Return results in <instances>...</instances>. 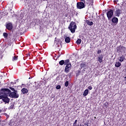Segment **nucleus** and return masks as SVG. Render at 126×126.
<instances>
[{
  "label": "nucleus",
  "instance_id": "f257e3e1",
  "mask_svg": "<svg viewBox=\"0 0 126 126\" xmlns=\"http://www.w3.org/2000/svg\"><path fill=\"white\" fill-rule=\"evenodd\" d=\"M1 91H3V93H5L6 94H8L10 97V98H18L19 97V94H17V91H15V92H11V91L8 89H1Z\"/></svg>",
  "mask_w": 126,
  "mask_h": 126
},
{
  "label": "nucleus",
  "instance_id": "f03ea898",
  "mask_svg": "<svg viewBox=\"0 0 126 126\" xmlns=\"http://www.w3.org/2000/svg\"><path fill=\"white\" fill-rule=\"evenodd\" d=\"M8 94L3 93V91H1V89L0 90V99H2V101L5 103V104H8L10 101V99L7 96Z\"/></svg>",
  "mask_w": 126,
  "mask_h": 126
},
{
  "label": "nucleus",
  "instance_id": "7ed1b4c3",
  "mask_svg": "<svg viewBox=\"0 0 126 126\" xmlns=\"http://www.w3.org/2000/svg\"><path fill=\"white\" fill-rule=\"evenodd\" d=\"M68 29L70 30L71 33H75V30L77 29V26L76 25V23L73 21L71 22L68 27Z\"/></svg>",
  "mask_w": 126,
  "mask_h": 126
},
{
  "label": "nucleus",
  "instance_id": "20e7f679",
  "mask_svg": "<svg viewBox=\"0 0 126 126\" xmlns=\"http://www.w3.org/2000/svg\"><path fill=\"white\" fill-rule=\"evenodd\" d=\"M85 3L83 2H78L77 3L76 7L78 9H82V8H85Z\"/></svg>",
  "mask_w": 126,
  "mask_h": 126
},
{
  "label": "nucleus",
  "instance_id": "39448f33",
  "mask_svg": "<svg viewBox=\"0 0 126 126\" xmlns=\"http://www.w3.org/2000/svg\"><path fill=\"white\" fill-rule=\"evenodd\" d=\"M106 15L108 20H110L112 17H113V15H114V10L110 9L107 12Z\"/></svg>",
  "mask_w": 126,
  "mask_h": 126
},
{
  "label": "nucleus",
  "instance_id": "423d86ee",
  "mask_svg": "<svg viewBox=\"0 0 126 126\" xmlns=\"http://www.w3.org/2000/svg\"><path fill=\"white\" fill-rule=\"evenodd\" d=\"M117 53H122L125 52L126 50V47L122 45H120L116 48Z\"/></svg>",
  "mask_w": 126,
  "mask_h": 126
},
{
  "label": "nucleus",
  "instance_id": "0eeeda50",
  "mask_svg": "<svg viewBox=\"0 0 126 126\" xmlns=\"http://www.w3.org/2000/svg\"><path fill=\"white\" fill-rule=\"evenodd\" d=\"M94 0H80V1L82 2H84V3H86L87 4H89V5H92L93 4V2H94Z\"/></svg>",
  "mask_w": 126,
  "mask_h": 126
},
{
  "label": "nucleus",
  "instance_id": "6e6552de",
  "mask_svg": "<svg viewBox=\"0 0 126 126\" xmlns=\"http://www.w3.org/2000/svg\"><path fill=\"white\" fill-rule=\"evenodd\" d=\"M71 68V63H68L66 65L64 71L66 73L69 72V70Z\"/></svg>",
  "mask_w": 126,
  "mask_h": 126
},
{
  "label": "nucleus",
  "instance_id": "1a4fd4ad",
  "mask_svg": "<svg viewBox=\"0 0 126 126\" xmlns=\"http://www.w3.org/2000/svg\"><path fill=\"white\" fill-rule=\"evenodd\" d=\"M6 28L9 31H11V30L13 29V27L12 26V24L11 23H7L6 25Z\"/></svg>",
  "mask_w": 126,
  "mask_h": 126
},
{
  "label": "nucleus",
  "instance_id": "9d476101",
  "mask_svg": "<svg viewBox=\"0 0 126 126\" xmlns=\"http://www.w3.org/2000/svg\"><path fill=\"white\" fill-rule=\"evenodd\" d=\"M122 9H120L118 8H116V10L115 11V14L116 16H117L118 17L122 14Z\"/></svg>",
  "mask_w": 126,
  "mask_h": 126
},
{
  "label": "nucleus",
  "instance_id": "9b49d317",
  "mask_svg": "<svg viewBox=\"0 0 126 126\" xmlns=\"http://www.w3.org/2000/svg\"><path fill=\"white\" fill-rule=\"evenodd\" d=\"M104 58V55L101 54L97 57V61L99 62V63H103V59Z\"/></svg>",
  "mask_w": 126,
  "mask_h": 126
},
{
  "label": "nucleus",
  "instance_id": "f8f14e48",
  "mask_svg": "<svg viewBox=\"0 0 126 126\" xmlns=\"http://www.w3.org/2000/svg\"><path fill=\"white\" fill-rule=\"evenodd\" d=\"M112 22L115 24H118V23L119 22V19L117 17H114L112 19Z\"/></svg>",
  "mask_w": 126,
  "mask_h": 126
},
{
  "label": "nucleus",
  "instance_id": "ddd939ff",
  "mask_svg": "<svg viewBox=\"0 0 126 126\" xmlns=\"http://www.w3.org/2000/svg\"><path fill=\"white\" fill-rule=\"evenodd\" d=\"M125 60H126V58L125 57V55H123L120 57L119 61L121 62V63H123Z\"/></svg>",
  "mask_w": 126,
  "mask_h": 126
},
{
  "label": "nucleus",
  "instance_id": "4468645a",
  "mask_svg": "<svg viewBox=\"0 0 126 126\" xmlns=\"http://www.w3.org/2000/svg\"><path fill=\"white\" fill-rule=\"evenodd\" d=\"M21 91H22L23 94H27V93H28V90L26 88H23L21 90Z\"/></svg>",
  "mask_w": 126,
  "mask_h": 126
},
{
  "label": "nucleus",
  "instance_id": "2eb2a0df",
  "mask_svg": "<svg viewBox=\"0 0 126 126\" xmlns=\"http://www.w3.org/2000/svg\"><path fill=\"white\" fill-rule=\"evenodd\" d=\"M40 88V85L38 83L35 82V87L34 89L35 90H37V89H39Z\"/></svg>",
  "mask_w": 126,
  "mask_h": 126
},
{
  "label": "nucleus",
  "instance_id": "dca6fc26",
  "mask_svg": "<svg viewBox=\"0 0 126 126\" xmlns=\"http://www.w3.org/2000/svg\"><path fill=\"white\" fill-rule=\"evenodd\" d=\"M89 92V90L88 89L85 90L83 93V96H87L88 95Z\"/></svg>",
  "mask_w": 126,
  "mask_h": 126
},
{
  "label": "nucleus",
  "instance_id": "f3484780",
  "mask_svg": "<svg viewBox=\"0 0 126 126\" xmlns=\"http://www.w3.org/2000/svg\"><path fill=\"white\" fill-rule=\"evenodd\" d=\"M122 65V64L119 62H116L115 66L116 67H120Z\"/></svg>",
  "mask_w": 126,
  "mask_h": 126
},
{
  "label": "nucleus",
  "instance_id": "a211bd4d",
  "mask_svg": "<svg viewBox=\"0 0 126 126\" xmlns=\"http://www.w3.org/2000/svg\"><path fill=\"white\" fill-rule=\"evenodd\" d=\"M86 22L89 26H92V25H93V22H90L89 20H86Z\"/></svg>",
  "mask_w": 126,
  "mask_h": 126
},
{
  "label": "nucleus",
  "instance_id": "6ab92c4d",
  "mask_svg": "<svg viewBox=\"0 0 126 126\" xmlns=\"http://www.w3.org/2000/svg\"><path fill=\"white\" fill-rule=\"evenodd\" d=\"M65 43H70V38L69 37H66L65 38Z\"/></svg>",
  "mask_w": 126,
  "mask_h": 126
},
{
  "label": "nucleus",
  "instance_id": "aec40b11",
  "mask_svg": "<svg viewBox=\"0 0 126 126\" xmlns=\"http://www.w3.org/2000/svg\"><path fill=\"white\" fill-rule=\"evenodd\" d=\"M76 44L77 45H80V44H81V39L78 38L76 41Z\"/></svg>",
  "mask_w": 126,
  "mask_h": 126
},
{
  "label": "nucleus",
  "instance_id": "412c9836",
  "mask_svg": "<svg viewBox=\"0 0 126 126\" xmlns=\"http://www.w3.org/2000/svg\"><path fill=\"white\" fill-rule=\"evenodd\" d=\"M80 65L81 68H84V67H85V66H86V64L85 63H81L80 64Z\"/></svg>",
  "mask_w": 126,
  "mask_h": 126
},
{
  "label": "nucleus",
  "instance_id": "4be33fe9",
  "mask_svg": "<svg viewBox=\"0 0 126 126\" xmlns=\"http://www.w3.org/2000/svg\"><path fill=\"white\" fill-rule=\"evenodd\" d=\"M55 43H56V44H57V45H59V44H61L62 43V41H61V40L60 39H58L57 40H55L54 41Z\"/></svg>",
  "mask_w": 126,
  "mask_h": 126
},
{
  "label": "nucleus",
  "instance_id": "5701e85b",
  "mask_svg": "<svg viewBox=\"0 0 126 126\" xmlns=\"http://www.w3.org/2000/svg\"><path fill=\"white\" fill-rule=\"evenodd\" d=\"M18 60V56H14L12 58L13 62H14V61H17Z\"/></svg>",
  "mask_w": 126,
  "mask_h": 126
},
{
  "label": "nucleus",
  "instance_id": "b1692460",
  "mask_svg": "<svg viewBox=\"0 0 126 126\" xmlns=\"http://www.w3.org/2000/svg\"><path fill=\"white\" fill-rule=\"evenodd\" d=\"M59 64L60 65H63V64H64V61L61 60V61H60Z\"/></svg>",
  "mask_w": 126,
  "mask_h": 126
},
{
  "label": "nucleus",
  "instance_id": "393cba45",
  "mask_svg": "<svg viewBox=\"0 0 126 126\" xmlns=\"http://www.w3.org/2000/svg\"><path fill=\"white\" fill-rule=\"evenodd\" d=\"M3 36L4 37V38H7V36H8V34L6 32H4L3 33Z\"/></svg>",
  "mask_w": 126,
  "mask_h": 126
},
{
  "label": "nucleus",
  "instance_id": "a878e982",
  "mask_svg": "<svg viewBox=\"0 0 126 126\" xmlns=\"http://www.w3.org/2000/svg\"><path fill=\"white\" fill-rule=\"evenodd\" d=\"M68 63H69V59L65 60V61H64V64L65 65V64L67 65V64H68Z\"/></svg>",
  "mask_w": 126,
  "mask_h": 126
},
{
  "label": "nucleus",
  "instance_id": "bb28decb",
  "mask_svg": "<svg viewBox=\"0 0 126 126\" xmlns=\"http://www.w3.org/2000/svg\"><path fill=\"white\" fill-rule=\"evenodd\" d=\"M14 108V104H11L10 106L9 107V110H11Z\"/></svg>",
  "mask_w": 126,
  "mask_h": 126
},
{
  "label": "nucleus",
  "instance_id": "cd10ccee",
  "mask_svg": "<svg viewBox=\"0 0 126 126\" xmlns=\"http://www.w3.org/2000/svg\"><path fill=\"white\" fill-rule=\"evenodd\" d=\"M64 86H65V87H67V86H68V81H66V82H65V83H64Z\"/></svg>",
  "mask_w": 126,
  "mask_h": 126
},
{
  "label": "nucleus",
  "instance_id": "c85d7f7f",
  "mask_svg": "<svg viewBox=\"0 0 126 126\" xmlns=\"http://www.w3.org/2000/svg\"><path fill=\"white\" fill-rule=\"evenodd\" d=\"M73 126H77V120H75V121H74V123H73Z\"/></svg>",
  "mask_w": 126,
  "mask_h": 126
},
{
  "label": "nucleus",
  "instance_id": "c756f323",
  "mask_svg": "<svg viewBox=\"0 0 126 126\" xmlns=\"http://www.w3.org/2000/svg\"><path fill=\"white\" fill-rule=\"evenodd\" d=\"M9 89L11 90L12 91H13V92L16 91L15 90V89L14 88H12V87H10Z\"/></svg>",
  "mask_w": 126,
  "mask_h": 126
},
{
  "label": "nucleus",
  "instance_id": "7c9ffc66",
  "mask_svg": "<svg viewBox=\"0 0 126 126\" xmlns=\"http://www.w3.org/2000/svg\"><path fill=\"white\" fill-rule=\"evenodd\" d=\"M101 53H102V51L101 50H97V54L98 55H99V54H101Z\"/></svg>",
  "mask_w": 126,
  "mask_h": 126
},
{
  "label": "nucleus",
  "instance_id": "2f4dec72",
  "mask_svg": "<svg viewBox=\"0 0 126 126\" xmlns=\"http://www.w3.org/2000/svg\"><path fill=\"white\" fill-rule=\"evenodd\" d=\"M56 89H58V90L61 89V85H59L57 86Z\"/></svg>",
  "mask_w": 126,
  "mask_h": 126
},
{
  "label": "nucleus",
  "instance_id": "473e14b6",
  "mask_svg": "<svg viewBox=\"0 0 126 126\" xmlns=\"http://www.w3.org/2000/svg\"><path fill=\"white\" fill-rule=\"evenodd\" d=\"M3 16V14H2V13L0 12V19L1 18H2V17Z\"/></svg>",
  "mask_w": 126,
  "mask_h": 126
},
{
  "label": "nucleus",
  "instance_id": "72a5a7b5",
  "mask_svg": "<svg viewBox=\"0 0 126 126\" xmlns=\"http://www.w3.org/2000/svg\"><path fill=\"white\" fill-rule=\"evenodd\" d=\"M92 86H90L88 87V89H89V90H92Z\"/></svg>",
  "mask_w": 126,
  "mask_h": 126
},
{
  "label": "nucleus",
  "instance_id": "f704fd0d",
  "mask_svg": "<svg viewBox=\"0 0 126 126\" xmlns=\"http://www.w3.org/2000/svg\"><path fill=\"white\" fill-rule=\"evenodd\" d=\"M107 11H108V10L105 9L102 11V12H103V13H106V12H107Z\"/></svg>",
  "mask_w": 126,
  "mask_h": 126
},
{
  "label": "nucleus",
  "instance_id": "c9c22d12",
  "mask_svg": "<svg viewBox=\"0 0 126 126\" xmlns=\"http://www.w3.org/2000/svg\"><path fill=\"white\" fill-rule=\"evenodd\" d=\"M117 1H119V0H114V2H117Z\"/></svg>",
  "mask_w": 126,
  "mask_h": 126
},
{
  "label": "nucleus",
  "instance_id": "e433bc0d",
  "mask_svg": "<svg viewBox=\"0 0 126 126\" xmlns=\"http://www.w3.org/2000/svg\"><path fill=\"white\" fill-rule=\"evenodd\" d=\"M124 78L126 80V73L125 74V77H124Z\"/></svg>",
  "mask_w": 126,
  "mask_h": 126
},
{
  "label": "nucleus",
  "instance_id": "4c0bfd02",
  "mask_svg": "<svg viewBox=\"0 0 126 126\" xmlns=\"http://www.w3.org/2000/svg\"><path fill=\"white\" fill-rule=\"evenodd\" d=\"M1 112H2V110H1V109H0V113H1Z\"/></svg>",
  "mask_w": 126,
  "mask_h": 126
},
{
  "label": "nucleus",
  "instance_id": "58836bf2",
  "mask_svg": "<svg viewBox=\"0 0 126 126\" xmlns=\"http://www.w3.org/2000/svg\"><path fill=\"white\" fill-rule=\"evenodd\" d=\"M30 89V87L29 86L28 87V89Z\"/></svg>",
  "mask_w": 126,
  "mask_h": 126
},
{
  "label": "nucleus",
  "instance_id": "ea45409f",
  "mask_svg": "<svg viewBox=\"0 0 126 126\" xmlns=\"http://www.w3.org/2000/svg\"><path fill=\"white\" fill-rule=\"evenodd\" d=\"M104 106H105V107H107V105L106 104H104Z\"/></svg>",
  "mask_w": 126,
  "mask_h": 126
},
{
  "label": "nucleus",
  "instance_id": "a19ab883",
  "mask_svg": "<svg viewBox=\"0 0 126 126\" xmlns=\"http://www.w3.org/2000/svg\"><path fill=\"white\" fill-rule=\"evenodd\" d=\"M56 79V80H58V77H57Z\"/></svg>",
  "mask_w": 126,
  "mask_h": 126
},
{
  "label": "nucleus",
  "instance_id": "79ce46f5",
  "mask_svg": "<svg viewBox=\"0 0 126 126\" xmlns=\"http://www.w3.org/2000/svg\"><path fill=\"white\" fill-rule=\"evenodd\" d=\"M4 115H5L6 116V115H7L6 113H5Z\"/></svg>",
  "mask_w": 126,
  "mask_h": 126
},
{
  "label": "nucleus",
  "instance_id": "37998d69",
  "mask_svg": "<svg viewBox=\"0 0 126 126\" xmlns=\"http://www.w3.org/2000/svg\"><path fill=\"white\" fill-rule=\"evenodd\" d=\"M9 116H8V117H7V119H8V117H9Z\"/></svg>",
  "mask_w": 126,
  "mask_h": 126
},
{
  "label": "nucleus",
  "instance_id": "c03bdc74",
  "mask_svg": "<svg viewBox=\"0 0 126 126\" xmlns=\"http://www.w3.org/2000/svg\"><path fill=\"white\" fill-rule=\"evenodd\" d=\"M0 122H1V121H0V125H1V124H0Z\"/></svg>",
  "mask_w": 126,
  "mask_h": 126
},
{
  "label": "nucleus",
  "instance_id": "a18cd8bd",
  "mask_svg": "<svg viewBox=\"0 0 126 126\" xmlns=\"http://www.w3.org/2000/svg\"><path fill=\"white\" fill-rule=\"evenodd\" d=\"M11 83L13 84V82H11Z\"/></svg>",
  "mask_w": 126,
  "mask_h": 126
},
{
  "label": "nucleus",
  "instance_id": "49530a36",
  "mask_svg": "<svg viewBox=\"0 0 126 126\" xmlns=\"http://www.w3.org/2000/svg\"><path fill=\"white\" fill-rule=\"evenodd\" d=\"M11 83L13 84V82H11Z\"/></svg>",
  "mask_w": 126,
  "mask_h": 126
},
{
  "label": "nucleus",
  "instance_id": "de8ad7c7",
  "mask_svg": "<svg viewBox=\"0 0 126 126\" xmlns=\"http://www.w3.org/2000/svg\"><path fill=\"white\" fill-rule=\"evenodd\" d=\"M55 39H57V37H56Z\"/></svg>",
  "mask_w": 126,
  "mask_h": 126
},
{
  "label": "nucleus",
  "instance_id": "09e8293b",
  "mask_svg": "<svg viewBox=\"0 0 126 126\" xmlns=\"http://www.w3.org/2000/svg\"><path fill=\"white\" fill-rule=\"evenodd\" d=\"M60 56L58 57V58H59Z\"/></svg>",
  "mask_w": 126,
  "mask_h": 126
}]
</instances>
